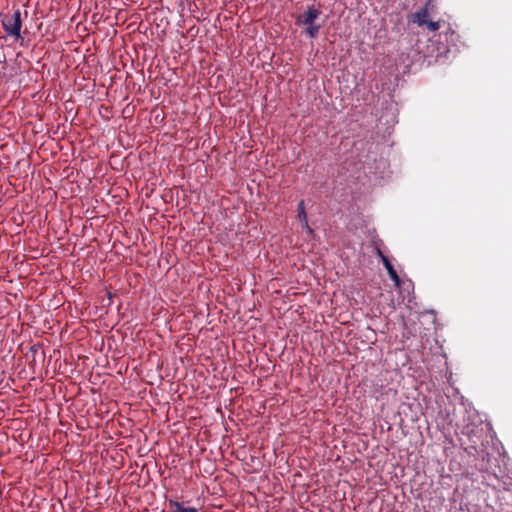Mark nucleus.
<instances>
[{
	"mask_svg": "<svg viewBox=\"0 0 512 512\" xmlns=\"http://www.w3.org/2000/svg\"><path fill=\"white\" fill-rule=\"evenodd\" d=\"M297 218L302 223L304 228H307V230L309 232H312L311 228L308 225V220H307V214H306V211H305L304 200H300L299 203H298V206H297Z\"/></svg>",
	"mask_w": 512,
	"mask_h": 512,
	"instance_id": "obj_5",
	"label": "nucleus"
},
{
	"mask_svg": "<svg viewBox=\"0 0 512 512\" xmlns=\"http://www.w3.org/2000/svg\"><path fill=\"white\" fill-rule=\"evenodd\" d=\"M386 270H387L389 276L396 272V270L394 269L392 264L390 266L386 267Z\"/></svg>",
	"mask_w": 512,
	"mask_h": 512,
	"instance_id": "obj_11",
	"label": "nucleus"
},
{
	"mask_svg": "<svg viewBox=\"0 0 512 512\" xmlns=\"http://www.w3.org/2000/svg\"><path fill=\"white\" fill-rule=\"evenodd\" d=\"M429 30L431 31H437L439 28H440V23L437 21V22H434V21H428L427 20V23L425 24Z\"/></svg>",
	"mask_w": 512,
	"mask_h": 512,
	"instance_id": "obj_8",
	"label": "nucleus"
},
{
	"mask_svg": "<svg viewBox=\"0 0 512 512\" xmlns=\"http://www.w3.org/2000/svg\"><path fill=\"white\" fill-rule=\"evenodd\" d=\"M320 11L314 6L308 7L307 11L297 18V24L300 25H313L315 20L319 17Z\"/></svg>",
	"mask_w": 512,
	"mask_h": 512,
	"instance_id": "obj_3",
	"label": "nucleus"
},
{
	"mask_svg": "<svg viewBox=\"0 0 512 512\" xmlns=\"http://www.w3.org/2000/svg\"><path fill=\"white\" fill-rule=\"evenodd\" d=\"M376 255L382 259V256H385L379 247H376Z\"/></svg>",
	"mask_w": 512,
	"mask_h": 512,
	"instance_id": "obj_12",
	"label": "nucleus"
},
{
	"mask_svg": "<svg viewBox=\"0 0 512 512\" xmlns=\"http://www.w3.org/2000/svg\"><path fill=\"white\" fill-rule=\"evenodd\" d=\"M319 29H320L319 25H316V24L308 25L305 32L310 38H315L319 33Z\"/></svg>",
	"mask_w": 512,
	"mask_h": 512,
	"instance_id": "obj_7",
	"label": "nucleus"
},
{
	"mask_svg": "<svg viewBox=\"0 0 512 512\" xmlns=\"http://www.w3.org/2000/svg\"><path fill=\"white\" fill-rule=\"evenodd\" d=\"M389 277L394 282V285L396 287H400L401 286V279H400L399 275L397 274V272H395L394 274L390 275Z\"/></svg>",
	"mask_w": 512,
	"mask_h": 512,
	"instance_id": "obj_9",
	"label": "nucleus"
},
{
	"mask_svg": "<svg viewBox=\"0 0 512 512\" xmlns=\"http://www.w3.org/2000/svg\"><path fill=\"white\" fill-rule=\"evenodd\" d=\"M480 431L481 429H478L474 425H467L463 428L462 434L466 435L470 441V444L465 448L469 453H472V451L477 452V443L480 440Z\"/></svg>",
	"mask_w": 512,
	"mask_h": 512,
	"instance_id": "obj_2",
	"label": "nucleus"
},
{
	"mask_svg": "<svg viewBox=\"0 0 512 512\" xmlns=\"http://www.w3.org/2000/svg\"><path fill=\"white\" fill-rule=\"evenodd\" d=\"M381 260H382L383 265H384V267H385V268L391 265V262H390V260L388 259V257H386V256H382V259H381Z\"/></svg>",
	"mask_w": 512,
	"mask_h": 512,
	"instance_id": "obj_10",
	"label": "nucleus"
},
{
	"mask_svg": "<svg viewBox=\"0 0 512 512\" xmlns=\"http://www.w3.org/2000/svg\"><path fill=\"white\" fill-rule=\"evenodd\" d=\"M430 2H428L423 8L419 9L415 13L411 14L409 16V22H412L414 24H417L418 26H423L427 23V17H428V6Z\"/></svg>",
	"mask_w": 512,
	"mask_h": 512,
	"instance_id": "obj_4",
	"label": "nucleus"
},
{
	"mask_svg": "<svg viewBox=\"0 0 512 512\" xmlns=\"http://www.w3.org/2000/svg\"><path fill=\"white\" fill-rule=\"evenodd\" d=\"M2 25L3 29L7 35L15 37V39L22 38L21 36V28H22V20H21V11L20 9H15L12 14H6L2 17Z\"/></svg>",
	"mask_w": 512,
	"mask_h": 512,
	"instance_id": "obj_1",
	"label": "nucleus"
},
{
	"mask_svg": "<svg viewBox=\"0 0 512 512\" xmlns=\"http://www.w3.org/2000/svg\"><path fill=\"white\" fill-rule=\"evenodd\" d=\"M169 507L172 512H197V509L194 507H184L181 502L170 499L168 501Z\"/></svg>",
	"mask_w": 512,
	"mask_h": 512,
	"instance_id": "obj_6",
	"label": "nucleus"
}]
</instances>
